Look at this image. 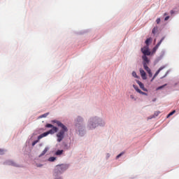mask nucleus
Segmentation results:
<instances>
[{
    "mask_svg": "<svg viewBox=\"0 0 179 179\" xmlns=\"http://www.w3.org/2000/svg\"><path fill=\"white\" fill-rule=\"evenodd\" d=\"M164 86H167V84H165V85H162V86L159 87L157 89V90H160L161 89H163V87H164Z\"/></svg>",
    "mask_w": 179,
    "mask_h": 179,
    "instance_id": "5701e85b",
    "label": "nucleus"
},
{
    "mask_svg": "<svg viewBox=\"0 0 179 179\" xmlns=\"http://www.w3.org/2000/svg\"><path fill=\"white\" fill-rule=\"evenodd\" d=\"M130 99H131V100H134V101L136 100V98H135V96L134 95H131Z\"/></svg>",
    "mask_w": 179,
    "mask_h": 179,
    "instance_id": "393cba45",
    "label": "nucleus"
},
{
    "mask_svg": "<svg viewBox=\"0 0 179 179\" xmlns=\"http://www.w3.org/2000/svg\"><path fill=\"white\" fill-rule=\"evenodd\" d=\"M164 40V38H162L160 41L152 49V53L155 54V52H156V51H157V48H159V47H160V44H162V43H163V41Z\"/></svg>",
    "mask_w": 179,
    "mask_h": 179,
    "instance_id": "423d86ee",
    "label": "nucleus"
},
{
    "mask_svg": "<svg viewBox=\"0 0 179 179\" xmlns=\"http://www.w3.org/2000/svg\"><path fill=\"white\" fill-rule=\"evenodd\" d=\"M171 13L173 15V13H174L173 10H171Z\"/></svg>",
    "mask_w": 179,
    "mask_h": 179,
    "instance_id": "7c9ffc66",
    "label": "nucleus"
},
{
    "mask_svg": "<svg viewBox=\"0 0 179 179\" xmlns=\"http://www.w3.org/2000/svg\"><path fill=\"white\" fill-rule=\"evenodd\" d=\"M136 83L138 84L139 87H141V89H142V90H143V92H148V89L145 87V85H143V83H142V82L137 80Z\"/></svg>",
    "mask_w": 179,
    "mask_h": 179,
    "instance_id": "6e6552de",
    "label": "nucleus"
},
{
    "mask_svg": "<svg viewBox=\"0 0 179 179\" xmlns=\"http://www.w3.org/2000/svg\"><path fill=\"white\" fill-rule=\"evenodd\" d=\"M168 19H170V16H166V17H165V20H167Z\"/></svg>",
    "mask_w": 179,
    "mask_h": 179,
    "instance_id": "c756f323",
    "label": "nucleus"
},
{
    "mask_svg": "<svg viewBox=\"0 0 179 179\" xmlns=\"http://www.w3.org/2000/svg\"><path fill=\"white\" fill-rule=\"evenodd\" d=\"M140 73L143 80H146V79H148V77H146V72H145V70L140 69Z\"/></svg>",
    "mask_w": 179,
    "mask_h": 179,
    "instance_id": "0eeeda50",
    "label": "nucleus"
},
{
    "mask_svg": "<svg viewBox=\"0 0 179 179\" xmlns=\"http://www.w3.org/2000/svg\"><path fill=\"white\" fill-rule=\"evenodd\" d=\"M76 127H79V125H80V124H82V122H83V119L80 117H78L76 120Z\"/></svg>",
    "mask_w": 179,
    "mask_h": 179,
    "instance_id": "1a4fd4ad",
    "label": "nucleus"
},
{
    "mask_svg": "<svg viewBox=\"0 0 179 179\" xmlns=\"http://www.w3.org/2000/svg\"><path fill=\"white\" fill-rule=\"evenodd\" d=\"M169 75V71H166L165 75L163 76V78H166Z\"/></svg>",
    "mask_w": 179,
    "mask_h": 179,
    "instance_id": "cd10ccee",
    "label": "nucleus"
},
{
    "mask_svg": "<svg viewBox=\"0 0 179 179\" xmlns=\"http://www.w3.org/2000/svg\"><path fill=\"white\" fill-rule=\"evenodd\" d=\"M150 41H152V38H148L146 39L145 44L148 45V47H149V43H150Z\"/></svg>",
    "mask_w": 179,
    "mask_h": 179,
    "instance_id": "ddd939ff",
    "label": "nucleus"
},
{
    "mask_svg": "<svg viewBox=\"0 0 179 179\" xmlns=\"http://www.w3.org/2000/svg\"><path fill=\"white\" fill-rule=\"evenodd\" d=\"M121 156H122V153H120V155H118L116 158L120 159V157H121Z\"/></svg>",
    "mask_w": 179,
    "mask_h": 179,
    "instance_id": "bb28decb",
    "label": "nucleus"
},
{
    "mask_svg": "<svg viewBox=\"0 0 179 179\" xmlns=\"http://www.w3.org/2000/svg\"><path fill=\"white\" fill-rule=\"evenodd\" d=\"M140 94H143L144 96H148V94L146 92H143L141 90L140 91V92H138Z\"/></svg>",
    "mask_w": 179,
    "mask_h": 179,
    "instance_id": "b1692460",
    "label": "nucleus"
},
{
    "mask_svg": "<svg viewBox=\"0 0 179 179\" xmlns=\"http://www.w3.org/2000/svg\"><path fill=\"white\" fill-rule=\"evenodd\" d=\"M63 153H64L63 150H59L55 152V155L56 156H61V155H62Z\"/></svg>",
    "mask_w": 179,
    "mask_h": 179,
    "instance_id": "f8f14e48",
    "label": "nucleus"
},
{
    "mask_svg": "<svg viewBox=\"0 0 179 179\" xmlns=\"http://www.w3.org/2000/svg\"><path fill=\"white\" fill-rule=\"evenodd\" d=\"M48 115V113H45L39 117V118H45Z\"/></svg>",
    "mask_w": 179,
    "mask_h": 179,
    "instance_id": "412c9836",
    "label": "nucleus"
},
{
    "mask_svg": "<svg viewBox=\"0 0 179 179\" xmlns=\"http://www.w3.org/2000/svg\"><path fill=\"white\" fill-rule=\"evenodd\" d=\"M47 152H48V148H45L43 151L41 152V154L39 155V157H41V156H44V155H45V153H47Z\"/></svg>",
    "mask_w": 179,
    "mask_h": 179,
    "instance_id": "9b49d317",
    "label": "nucleus"
},
{
    "mask_svg": "<svg viewBox=\"0 0 179 179\" xmlns=\"http://www.w3.org/2000/svg\"><path fill=\"white\" fill-rule=\"evenodd\" d=\"M55 132H58V128L57 127H52L50 130L43 133L42 134L38 136V139H43L45 136H48V135H54Z\"/></svg>",
    "mask_w": 179,
    "mask_h": 179,
    "instance_id": "20e7f679",
    "label": "nucleus"
},
{
    "mask_svg": "<svg viewBox=\"0 0 179 179\" xmlns=\"http://www.w3.org/2000/svg\"><path fill=\"white\" fill-rule=\"evenodd\" d=\"M11 166H13L14 167H19V165L13 162V161L10 162Z\"/></svg>",
    "mask_w": 179,
    "mask_h": 179,
    "instance_id": "a211bd4d",
    "label": "nucleus"
},
{
    "mask_svg": "<svg viewBox=\"0 0 179 179\" xmlns=\"http://www.w3.org/2000/svg\"><path fill=\"white\" fill-rule=\"evenodd\" d=\"M166 68L165 66H163L162 67H160L155 73L153 78L151 79V82H153V80H155V78L157 76V75H159V73H160L161 71H163V69H164Z\"/></svg>",
    "mask_w": 179,
    "mask_h": 179,
    "instance_id": "39448f33",
    "label": "nucleus"
},
{
    "mask_svg": "<svg viewBox=\"0 0 179 179\" xmlns=\"http://www.w3.org/2000/svg\"><path fill=\"white\" fill-rule=\"evenodd\" d=\"M45 127L46 128H54L55 127H54V125H52V124H47L46 125H45Z\"/></svg>",
    "mask_w": 179,
    "mask_h": 179,
    "instance_id": "6ab92c4d",
    "label": "nucleus"
},
{
    "mask_svg": "<svg viewBox=\"0 0 179 179\" xmlns=\"http://www.w3.org/2000/svg\"><path fill=\"white\" fill-rule=\"evenodd\" d=\"M157 30H158V27H154V28L152 29V34H156V31H157Z\"/></svg>",
    "mask_w": 179,
    "mask_h": 179,
    "instance_id": "dca6fc26",
    "label": "nucleus"
},
{
    "mask_svg": "<svg viewBox=\"0 0 179 179\" xmlns=\"http://www.w3.org/2000/svg\"><path fill=\"white\" fill-rule=\"evenodd\" d=\"M3 150L2 149H0V155H3Z\"/></svg>",
    "mask_w": 179,
    "mask_h": 179,
    "instance_id": "c85d7f7f",
    "label": "nucleus"
},
{
    "mask_svg": "<svg viewBox=\"0 0 179 179\" xmlns=\"http://www.w3.org/2000/svg\"><path fill=\"white\" fill-rule=\"evenodd\" d=\"M166 15H167V13H164V16H166Z\"/></svg>",
    "mask_w": 179,
    "mask_h": 179,
    "instance_id": "2f4dec72",
    "label": "nucleus"
},
{
    "mask_svg": "<svg viewBox=\"0 0 179 179\" xmlns=\"http://www.w3.org/2000/svg\"><path fill=\"white\" fill-rule=\"evenodd\" d=\"M67 169L68 166H66V164H60L56 166L54 173V176L55 177V179H62V177L58 176H61L62 173H64V171H66Z\"/></svg>",
    "mask_w": 179,
    "mask_h": 179,
    "instance_id": "7ed1b4c3",
    "label": "nucleus"
},
{
    "mask_svg": "<svg viewBox=\"0 0 179 179\" xmlns=\"http://www.w3.org/2000/svg\"><path fill=\"white\" fill-rule=\"evenodd\" d=\"M40 141V139H38V140L36 141H34L33 143H32V146H34L36 144L38 143V141Z\"/></svg>",
    "mask_w": 179,
    "mask_h": 179,
    "instance_id": "aec40b11",
    "label": "nucleus"
},
{
    "mask_svg": "<svg viewBox=\"0 0 179 179\" xmlns=\"http://www.w3.org/2000/svg\"><path fill=\"white\" fill-rule=\"evenodd\" d=\"M133 87H134V89H135L136 92H137V93H140L141 90H139V87H138V86L134 85Z\"/></svg>",
    "mask_w": 179,
    "mask_h": 179,
    "instance_id": "4468645a",
    "label": "nucleus"
},
{
    "mask_svg": "<svg viewBox=\"0 0 179 179\" xmlns=\"http://www.w3.org/2000/svg\"><path fill=\"white\" fill-rule=\"evenodd\" d=\"M160 22H162L160 18H157V20H156L157 24H159L160 23Z\"/></svg>",
    "mask_w": 179,
    "mask_h": 179,
    "instance_id": "a878e982",
    "label": "nucleus"
},
{
    "mask_svg": "<svg viewBox=\"0 0 179 179\" xmlns=\"http://www.w3.org/2000/svg\"><path fill=\"white\" fill-rule=\"evenodd\" d=\"M56 157H50L48 159L49 162H55L56 160Z\"/></svg>",
    "mask_w": 179,
    "mask_h": 179,
    "instance_id": "f3484780",
    "label": "nucleus"
},
{
    "mask_svg": "<svg viewBox=\"0 0 179 179\" xmlns=\"http://www.w3.org/2000/svg\"><path fill=\"white\" fill-rule=\"evenodd\" d=\"M141 52L143 54L142 56L143 68L146 72H148L149 78H152V76H153L152 70H150V68L148 66V65H149V62H150V60H149L148 56L150 55L151 54L150 51L149 50V46L146 45L142 48Z\"/></svg>",
    "mask_w": 179,
    "mask_h": 179,
    "instance_id": "f257e3e1",
    "label": "nucleus"
},
{
    "mask_svg": "<svg viewBox=\"0 0 179 179\" xmlns=\"http://www.w3.org/2000/svg\"><path fill=\"white\" fill-rule=\"evenodd\" d=\"M96 127L97 125H96V123L94 124L92 122L89 124L90 129H94V128H96Z\"/></svg>",
    "mask_w": 179,
    "mask_h": 179,
    "instance_id": "9d476101",
    "label": "nucleus"
},
{
    "mask_svg": "<svg viewBox=\"0 0 179 179\" xmlns=\"http://www.w3.org/2000/svg\"><path fill=\"white\" fill-rule=\"evenodd\" d=\"M132 76H134V78H138V75H136V72H135V71L132 72Z\"/></svg>",
    "mask_w": 179,
    "mask_h": 179,
    "instance_id": "4be33fe9",
    "label": "nucleus"
},
{
    "mask_svg": "<svg viewBox=\"0 0 179 179\" xmlns=\"http://www.w3.org/2000/svg\"><path fill=\"white\" fill-rule=\"evenodd\" d=\"M53 122L57 124V127L62 128V130L57 134V142H62V140L65 138V132H68V127L58 120H54Z\"/></svg>",
    "mask_w": 179,
    "mask_h": 179,
    "instance_id": "f03ea898",
    "label": "nucleus"
},
{
    "mask_svg": "<svg viewBox=\"0 0 179 179\" xmlns=\"http://www.w3.org/2000/svg\"><path fill=\"white\" fill-rule=\"evenodd\" d=\"M174 114H176V110H174L172 112L169 113V115H167V118H169V117H171V115H173Z\"/></svg>",
    "mask_w": 179,
    "mask_h": 179,
    "instance_id": "2eb2a0df",
    "label": "nucleus"
}]
</instances>
